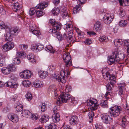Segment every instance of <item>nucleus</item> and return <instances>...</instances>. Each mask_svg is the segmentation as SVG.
Masks as SVG:
<instances>
[{
	"label": "nucleus",
	"instance_id": "nucleus-1",
	"mask_svg": "<svg viewBox=\"0 0 129 129\" xmlns=\"http://www.w3.org/2000/svg\"><path fill=\"white\" fill-rule=\"evenodd\" d=\"M70 102L71 103L74 104L77 103V101L74 98H72L71 96L67 93H62L59 97L56 102L57 105L59 106L62 103H66L67 102Z\"/></svg>",
	"mask_w": 129,
	"mask_h": 129
},
{
	"label": "nucleus",
	"instance_id": "nucleus-2",
	"mask_svg": "<svg viewBox=\"0 0 129 129\" xmlns=\"http://www.w3.org/2000/svg\"><path fill=\"white\" fill-rule=\"evenodd\" d=\"M124 58V55L123 53H121L118 51H115L112 53V55L110 56L109 61L111 64L119 62L122 60Z\"/></svg>",
	"mask_w": 129,
	"mask_h": 129
},
{
	"label": "nucleus",
	"instance_id": "nucleus-3",
	"mask_svg": "<svg viewBox=\"0 0 129 129\" xmlns=\"http://www.w3.org/2000/svg\"><path fill=\"white\" fill-rule=\"evenodd\" d=\"M19 31V28L16 27L15 28H12L10 30L9 32L7 33L6 35L5 41L11 42L12 40V35H16L17 34Z\"/></svg>",
	"mask_w": 129,
	"mask_h": 129
},
{
	"label": "nucleus",
	"instance_id": "nucleus-4",
	"mask_svg": "<svg viewBox=\"0 0 129 129\" xmlns=\"http://www.w3.org/2000/svg\"><path fill=\"white\" fill-rule=\"evenodd\" d=\"M16 70L17 68L15 66L12 64H11L8 65L7 67L3 68L1 70L4 74L8 75L11 72L16 71Z\"/></svg>",
	"mask_w": 129,
	"mask_h": 129
},
{
	"label": "nucleus",
	"instance_id": "nucleus-5",
	"mask_svg": "<svg viewBox=\"0 0 129 129\" xmlns=\"http://www.w3.org/2000/svg\"><path fill=\"white\" fill-rule=\"evenodd\" d=\"M121 111V107L115 106L110 108V112L112 116L115 117L118 116Z\"/></svg>",
	"mask_w": 129,
	"mask_h": 129
},
{
	"label": "nucleus",
	"instance_id": "nucleus-6",
	"mask_svg": "<svg viewBox=\"0 0 129 129\" xmlns=\"http://www.w3.org/2000/svg\"><path fill=\"white\" fill-rule=\"evenodd\" d=\"M66 77H68V72H66L64 71H61L59 74L57 75L55 77V78L58 82L64 83L66 82Z\"/></svg>",
	"mask_w": 129,
	"mask_h": 129
},
{
	"label": "nucleus",
	"instance_id": "nucleus-7",
	"mask_svg": "<svg viewBox=\"0 0 129 129\" xmlns=\"http://www.w3.org/2000/svg\"><path fill=\"white\" fill-rule=\"evenodd\" d=\"M63 59L65 63L66 67H68L72 65L70 54L69 52H65L63 54Z\"/></svg>",
	"mask_w": 129,
	"mask_h": 129
},
{
	"label": "nucleus",
	"instance_id": "nucleus-8",
	"mask_svg": "<svg viewBox=\"0 0 129 129\" xmlns=\"http://www.w3.org/2000/svg\"><path fill=\"white\" fill-rule=\"evenodd\" d=\"M114 17V15L113 13H106L104 16L103 21L105 23L109 24L112 21Z\"/></svg>",
	"mask_w": 129,
	"mask_h": 129
},
{
	"label": "nucleus",
	"instance_id": "nucleus-9",
	"mask_svg": "<svg viewBox=\"0 0 129 129\" xmlns=\"http://www.w3.org/2000/svg\"><path fill=\"white\" fill-rule=\"evenodd\" d=\"M103 121L107 124H110L112 121V118L106 114H103L101 115Z\"/></svg>",
	"mask_w": 129,
	"mask_h": 129
},
{
	"label": "nucleus",
	"instance_id": "nucleus-10",
	"mask_svg": "<svg viewBox=\"0 0 129 129\" xmlns=\"http://www.w3.org/2000/svg\"><path fill=\"white\" fill-rule=\"evenodd\" d=\"M50 22L52 25L53 28L58 31L60 29L61 25L60 23L57 22L55 20V19H51L49 20Z\"/></svg>",
	"mask_w": 129,
	"mask_h": 129
},
{
	"label": "nucleus",
	"instance_id": "nucleus-11",
	"mask_svg": "<svg viewBox=\"0 0 129 129\" xmlns=\"http://www.w3.org/2000/svg\"><path fill=\"white\" fill-rule=\"evenodd\" d=\"M14 43L11 42H8L3 46V48L5 51H7L12 49L14 47Z\"/></svg>",
	"mask_w": 129,
	"mask_h": 129
},
{
	"label": "nucleus",
	"instance_id": "nucleus-12",
	"mask_svg": "<svg viewBox=\"0 0 129 129\" xmlns=\"http://www.w3.org/2000/svg\"><path fill=\"white\" fill-rule=\"evenodd\" d=\"M87 105L90 107L91 110L94 111L96 110L98 107V105L96 102L90 100H88L87 101Z\"/></svg>",
	"mask_w": 129,
	"mask_h": 129
},
{
	"label": "nucleus",
	"instance_id": "nucleus-13",
	"mask_svg": "<svg viewBox=\"0 0 129 129\" xmlns=\"http://www.w3.org/2000/svg\"><path fill=\"white\" fill-rule=\"evenodd\" d=\"M32 73L29 71L25 70L20 73V75L21 78L27 79L30 77Z\"/></svg>",
	"mask_w": 129,
	"mask_h": 129
},
{
	"label": "nucleus",
	"instance_id": "nucleus-14",
	"mask_svg": "<svg viewBox=\"0 0 129 129\" xmlns=\"http://www.w3.org/2000/svg\"><path fill=\"white\" fill-rule=\"evenodd\" d=\"M109 69L108 68H104L102 70V74L104 78L107 80L108 79V77L110 74L109 71Z\"/></svg>",
	"mask_w": 129,
	"mask_h": 129
},
{
	"label": "nucleus",
	"instance_id": "nucleus-15",
	"mask_svg": "<svg viewBox=\"0 0 129 129\" xmlns=\"http://www.w3.org/2000/svg\"><path fill=\"white\" fill-rule=\"evenodd\" d=\"M78 122V119L76 115L72 116L69 120V122L72 125H75L77 124Z\"/></svg>",
	"mask_w": 129,
	"mask_h": 129
},
{
	"label": "nucleus",
	"instance_id": "nucleus-16",
	"mask_svg": "<svg viewBox=\"0 0 129 129\" xmlns=\"http://www.w3.org/2000/svg\"><path fill=\"white\" fill-rule=\"evenodd\" d=\"M8 116L9 119L14 123H17L18 121V116L16 114H9Z\"/></svg>",
	"mask_w": 129,
	"mask_h": 129
},
{
	"label": "nucleus",
	"instance_id": "nucleus-17",
	"mask_svg": "<svg viewBox=\"0 0 129 129\" xmlns=\"http://www.w3.org/2000/svg\"><path fill=\"white\" fill-rule=\"evenodd\" d=\"M33 83V86L35 87H41L43 86V83L42 81L40 80H36Z\"/></svg>",
	"mask_w": 129,
	"mask_h": 129
},
{
	"label": "nucleus",
	"instance_id": "nucleus-18",
	"mask_svg": "<svg viewBox=\"0 0 129 129\" xmlns=\"http://www.w3.org/2000/svg\"><path fill=\"white\" fill-rule=\"evenodd\" d=\"M48 3L47 2H43L38 4L36 7V8L37 9H43L48 6Z\"/></svg>",
	"mask_w": 129,
	"mask_h": 129
},
{
	"label": "nucleus",
	"instance_id": "nucleus-19",
	"mask_svg": "<svg viewBox=\"0 0 129 129\" xmlns=\"http://www.w3.org/2000/svg\"><path fill=\"white\" fill-rule=\"evenodd\" d=\"M38 73L40 77L42 79L45 78L48 75V72L46 71H39L38 72Z\"/></svg>",
	"mask_w": 129,
	"mask_h": 129
},
{
	"label": "nucleus",
	"instance_id": "nucleus-20",
	"mask_svg": "<svg viewBox=\"0 0 129 129\" xmlns=\"http://www.w3.org/2000/svg\"><path fill=\"white\" fill-rule=\"evenodd\" d=\"M13 81H9L6 83V86L7 87H10L12 88H16L17 87V84Z\"/></svg>",
	"mask_w": 129,
	"mask_h": 129
},
{
	"label": "nucleus",
	"instance_id": "nucleus-21",
	"mask_svg": "<svg viewBox=\"0 0 129 129\" xmlns=\"http://www.w3.org/2000/svg\"><path fill=\"white\" fill-rule=\"evenodd\" d=\"M53 121L55 123L58 122L60 120V117L59 113L53 114L52 116Z\"/></svg>",
	"mask_w": 129,
	"mask_h": 129
},
{
	"label": "nucleus",
	"instance_id": "nucleus-22",
	"mask_svg": "<svg viewBox=\"0 0 129 129\" xmlns=\"http://www.w3.org/2000/svg\"><path fill=\"white\" fill-rule=\"evenodd\" d=\"M102 27V26L99 21H97L94 24V28L96 31H98L101 30Z\"/></svg>",
	"mask_w": 129,
	"mask_h": 129
},
{
	"label": "nucleus",
	"instance_id": "nucleus-23",
	"mask_svg": "<svg viewBox=\"0 0 129 129\" xmlns=\"http://www.w3.org/2000/svg\"><path fill=\"white\" fill-rule=\"evenodd\" d=\"M108 79L110 80V84L112 87H113V84L116 82V78L115 76L114 75H110Z\"/></svg>",
	"mask_w": 129,
	"mask_h": 129
},
{
	"label": "nucleus",
	"instance_id": "nucleus-24",
	"mask_svg": "<svg viewBox=\"0 0 129 129\" xmlns=\"http://www.w3.org/2000/svg\"><path fill=\"white\" fill-rule=\"evenodd\" d=\"M12 6H13L12 7L13 10L15 12H17L20 8V4L18 2L14 3Z\"/></svg>",
	"mask_w": 129,
	"mask_h": 129
},
{
	"label": "nucleus",
	"instance_id": "nucleus-25",
	"mask_svg": "<svg viewBox=\"0 0 129 129\" xmlns=\"http://www.w3.org/2000/svg\"><path fill=\"white\" fill-rule=\"evenodd\" d=\"M49 119V117L47 115H44L42 116L40 120L42 123H45L48 121Z\"/></svg>",
	"mask_w": 129,
	"mask_h": 129
},
{
	"label": "nucleus",
	"instance_id": "nucleus-26",
	"mask_svg": "<svg viewBox=\"0 0 129 129\" xmlns=\"http://www.w3.org/2000/svg\"><path fill=\"white\" fill-rule=\"evenodd\" d=\"M126 117L124 116L122 118V120L121 123V126L124 128L127 125V119Z\"/></svg>",
	"mask_w": 129,
	"mask_h": 129
},
{
	"label": "nucleus",
	"instance_id": "nucleus-27",
	"mask_svg": "<svg viewBox=\"0 0 129 129\" xmlns=\"http://www.w3.org/2000/svg\"><path fill=\"white\" fill-rule=\"evenodd\" d=\"M107 88V90H108V91H108L106 93L105 95V97H106L107 96H108V95H110V94L111 93V90L112 89V86H111L110 84L109 83H108L107 84V85L106 86Z\"/></svg>",
	"mask_w": 129,
	"mask_h": 129
},
{
	"label": "nucleus",
	"instance_id": "nucleus-28",
	"mask_svg": "<svg viewBox=\"0 0 129 129\" xmlns=\"http://www.w3.org/2000/svg\"><path fill=\"white\" fill-rule=\"evenodd\" d=\"M22 114L23 115L26 117H28L30 115H31V113L29 111L27 110H23Z\"/></svg>",
	"mask_w": 129,
	"mask_h": 129
},
{
	"label": "nucleus",
	"instance_id": "nucleus-29",
	"mask_svg": "<svg viewBox=\"0 0 129 129\" xmlns=\"http://www.w3.org/2000/svg\"><path fill=\"white\" fill-rule=\"evenodd\" d=\"M16 105L17 106L15 107L16 110L17 112H19L22 111L23 109V106L22 104L18 102Z\"/></svg>",
	"mask_w": 129,
	"mask_h": 129
},
{
	"label": "nucleus",
	"instance_id": "nucleus-30",
	"mask_svg": "<svg viewBox=\"0 0 129 129\" xmlns=\"http://www.w3.org/2000/svg\"><path fill=\"white\" fill-rule=\"evenodd\" d=\"M54 15H57L60 12L59 9L58 8L54 7L52 11Z\"/></svg>",
	"mask_w": 129,
	"mask_h": 129
},
{
	"label": "nucleus",
	"instance_id": "nucleus-31",
	"mask_svg": "<svg viewBox=\"0 0 129 129\" xmlns=\"http://www.w3.org/2000/svg\"><path fill=\"white\" fill-rule=\"evenodd\" d=\"M99 40L100 42H107L108 39L107 37H106L105 36H101L99 38Z\"/></svg>",
	"mask_w": 129,
	"mask_h": 129
},
{
	"label": "nucleus",
	"instance_id": "nucleus-32",
	"mask_svg": "<svg viewBox=\"0 0 129 129\" xmlns=\"http://www.w3.org/2000/svg\"><path fill=\"white\" fill-rule=\"evenodd\" d=\"M56 127V126L53 123H52L49 125H47L45 126L46 129H55Z\"/></svg>",
	"mask_w": 129,
	"mask_h": 129
},
{
	"label": "nucleus",
	"instance_id": "nucleus-33",
	"mask_svg": "<svg viewBox=\"0 0 129 129\" xmlns=\"http://www.w3.org/2000/svg\"><path fill=\"white\" fill-rule=\"evenodd\" d=\"M22 84L24 86L26 87H28L30 85L31 82L29 80H25L23 81Z\"/></svg>",
	"mask_w": 129,
	"mask_h": 129
},
{
	"label": "nucleus",
	"instance_id": "nucleus-34",
	"mask_svg": "<svg viewBox=\"0 0 129 129\" xmlns=\"http://www.w3.org/2000/svg\"><path fill=\"white\" fill-rule=\"evenodd\" d=\"M127 22L126 20H122L119 22V24L121 27H124L127 25Z\"/></svg>",
	"mask_w": 129,
	"mask_h": 129
},
{
	"label": "nucleus",
	"instance_id": "nucleus-35",
	"mask_svg": "<svg viewBox=\"0 0 129 129\" xmlns=\"http://www.w3.org/2000/svg\"><path fill=\"white\" fill-rule=\"evenodd\" d=\"M81 8L80 5H76V6L74 8L73 10V12L74 14L77 13V12L79 11L81 9Z\"/></svg>",
	"mask_w": 129,
	"mask_h": 129
},
{
	"label": "nucleus",
	"instance_id": "nucleus-36",
	"mask_svg": "<svg viewBox=\"0 0 129 129\" xmlns=\"http://www.w3.org/2000/svg\"><path fill=\"white\" fill-rule=\"evenodd\" d=\"M114 43L116 46L119 47L122 44L123 42L121 40H116L115 41Z\"/></svg>",
	"mask_w": 129,
	"mask_h": 129
},
{
	"label": "nucleus",
	"instance_id": "nucleus-37",
	"mask_svg": "<svg viewBox=\"0 0 129 129\" xmlns=\"http://www.w3.org/2000/svg\"><path fill=\"white\" fill-rule=\"evenodd\" d=\"M88 116H89V121L90 123H91V122L92 121L93 118L94 116L93 112L92 111L90 112L88 114Z\"/></svg>",
	"mask_w": 129,
	"mask_h": 129
},
{
	"label": "nucleus",
	"instance_id": "nucleus-38",
	"mask_svg": "<svg viewBox=\"0 0 129 129\" xmlns=\"http://www.w3.org/2000/svg\"><path fill=\"white\" fill-rule=\"evenodd\" d=\"M101 105L103 107L107 108L108 107V102L107 100L103 101L101 102Z\"/></svg>",
	"mask_w": 129,
	"mask_h": 129
},
{
	"label": "nucleus",
	"instance_id": "nucleus-39",
	"mask_svg": "<svg viewBox=\"0 0 129 129\" xmlns=\"http://www.w3.org/2000/svg\"><path fill=\"white\" fill-rule=\"evenodd\" d=\"M8 27L7 25H5L3 22L0 21V28H1L6 29L8 28Z\"/></svg>",
	"mask_w": 129,
	"mask_h": 129
},
{
	"label": "nucleus",
	"instance_id": "nucleus-40",
	"mask_svg": "<svg viewBox=\"0 0 129 129\" xmlns=\"http://www.w3.org/2000/svg\"><path fill=\"white\" fill-rule=\"evenodd\" d=\"M45 14V13L41 10L37 11L36 12V15L38 17H40Z\"/></svg>",
	"mask_w": 129,
	"mask_h": 129
},
{
	"label": "nucleus",
	"instance_id": "nucleus-41",
	"mask_svg": "<svg viewBox=\"0 0 129 129\" xmlns=\"http://www.w3.org/2000/svg\"><path fill=\"white\" fill-rule=\"evenodd\" d=\"M123 89L121 88H119L118 94L121 96V98H123L124 95Z\"/></svg>",
	"mask_w": 129,
	"mask_h": 129
},
{
	"label": "nucleus",
	"instance_id": "nucleus-42",
	"mask_svg": "<svg viewBox=\"0 0 129 129\" xmlns=\"http://www.w3.org/2000/svg\"><path fill=\"white\" fill-rule=\"evenodd\" d=\"M26 97L28 101H31L32 96L31 93L30 92H28L26 95Z\"/></svg>",
	"mask_w": 129,
	"mask_h": 129
},
{
	"label": "nucleus",
	"instance_id": "nucleus-43",
	"mask_svg": "<svg viewBox=\"0 0 129 129\" xmlns=\"http://www.w3.org/2000/svg\"><path fill=\"white\" fill-rule=\"evenodd\" d=\"M13 62L15 64H18L20 63V61L18 58L17 57L14 59Z\"/></svg>",
	"mask_w": 129,
	"mask_h": 129
},
{
	"label": "nucleus",
	"instance_id": "nucleus-44",
	"mask_svg": "<svg viewBox=\"0 0 129 129\" xmlns=\"http://www.w3.org/2000/svg\"><path fill=\"white\" fill-rule=\"evenodd\" d=\"M84 42L85 45H89L92 43V41L90 39H87L84 40Z\"/></svg>",
	"mask_w": 129,
	"mask_h": 129
},
{
	"label": "nucleus",
	"instance_id": "nucleus-45",
	"mask_svg": "<svg viewBox=\"0 0 129 129\" xmlns=\"http://www.w3.org/2000/svg\"><path fill=\"white\" fill-rule=\"evenodd\" d=\"M72 90L71 87L67 85L65 90V92L66 93H69Z\"/></svg>",
	"mask_w": 129,
	"mask_h": 129
},
{
	"label": "nucleus",
	"instance_id": "nucleus-46",
	"mask_svg": "<svg viewBox=\"0 0 129 129\" xmlns=\"http://www.w3.org/2000/svg\"><path fill=\"white\" fill-rule=\"evenodd\" d=\"M37 50L39 51H40L42 50L44 48L43 45L41 44H37Z\"/></svg>",
	"mask_w": 129,
	"mask_h": 129
},
{
	"label": "nucleus",
	"instance_id": "nucleus-47",
	"mask_svg": "<svg viewBox=\"0 0 129 129\" xmlns=\"http://www.w3.org/2000/svg\"><path fill=\"white\" fill-rule=\"evenodd\" d=\"M41 111L42 112H44L47 109L46 106L45 104L43 103L41 107Z\"/></svg>",
	"mask_w": 129,
	"mask_h": 129
},
{
	"label": "nucleus",
	"instance_id": "nucleus-48",
	"mask_svg": "<svg viewBox=\"0 0 129 129\" xmlns=\"http://www.w3.org/2000/svg\"><path fill=\"white\" fill-rule=\"evenodd\" d=\"M57 31L54 28H51L49 30V32L50 33L54 34V35L55 34H57Z\"/></svg>",
	"mask_w": 129,
	"mask_h": 129
},
{
	"label": "nucleus",
	"instance_id": "nucleus-49",
	"mask_svg": "<svg viewBox=\"0 0 129 129\" xmlns=\"http://www.w3.org/2000/svg\"><path fill=\"white\" fill-rule=\"evenodd\" d=\"M20 48L23 50L26 49L28 47V46L26 44H24L20 45Z\"/></svg>",
	"mask_w": 129,
	"mask_h": 129
},
{
	"label": "nucleus",
	"instance_id": "nucleus-50",
	"mask_svg": "<svg viewBox=\"0 0 129 129\" xmlns=\"http://www.w3.org/2000/svg\"><path fill=\"white\" fill-rule=\"evenodd\" d=\"M66 39L68 42L69 43L71 44V43L72 44L74 42H75V40H74V41L72 42V38L71 37H69L68 36Z\"/></svg>",
	"mask_w": 129,
	"mask_h": 129
},
{
	"label": "nucleus",
	"instance_id": "nucleus-51",
	"mask_svg": "<svg viewBox=\"0 0 129 129\" xmlns=\"http://www.w3.org/2000/svg\"><path fill=\"white\" fill-rule=\"evenodd\" d=\"M57 34H55L54 35L57 37V38L59 40H61L62 39V37L61 35L60 34L59 32L57 31Z\"/></svg>",
	"mask_w": 129,
	"mask_h": 129
},
{
	"label": "nucleus",
	"instance_id": "nucleus-52",
	"mask_svg": "<svg viewBox=\"0 0 129 129\" xmlns=\"http://www.w3.org/2000/svg\"><path fill=\"white\" fill-rule=\"evenodd\" d=\"M125 86V84L124 83H120L118 85V87L119 88H121L122 89H124V88Z\"/></svg>",
	"mask_w": 129,
	"mask_h": 129
},
{
	"label": "nucleus",
	"instance_id": "nucleus-53",
	"mask_svg": "<svg viewBox=\"0 0 129 129\" xmlns=\"http://www.w3.org/2000/svg\"><path fill=\"white\" fill-rule=\"evenodd\" d=\"M92 54V53L91 50L89 49L87 51L86 56L88 57V58H90L91 55Z\"/></svg>",
	"mask_w": 129,
	"mask_h": 129
},
{
	"label": "nucleus",
	"instance_id": "nucleus-54",
	"mask_svg": "<svg viewBox=\"0 0 129 129\" xmlns=\"http://www.w3.org/2000/svg\"><path fill=\"white\" fill-rule=\"evenodd\" d=\"M35 11L34 8H31L30 9L29 14L30 15L32 16L34 15Z\"/></svg>",
	"mask_w": 129,
	"mask_h": 129
},
{
	"label": "nucleus",
	"instance_id": "nucleus-55",
	"mask_svg": "<svg viewBox=\"0 0 129 129\" xmlns=\"http://www.w3.org/2000/svg\"><path fill=\"white\" fill-rule=\"evenodd\" d=\"M32 33L34 35L36 36L39 35L41 34V33L39 30H36L33 31Z\"/></svg>",
	"mask_w": 129,
	"mask_h": 129
},
{
	"label": "nucleus",
	"instance_id": "nucleus-56",
	"mask_svg": "<svg viewBox=\"0 0 129 129\" xmlns=\"http://www.w3.org/2000/svg\"><path fill=\"white\" fill-rule=\"evenodd\" d=\"M37 44H34L31 46V49L33 50H37Z\"/></svg>",
	"mask_w": 129,
	"mask_h": 129
},
{
	"label": "nucleus",
	"instance_id": "nucleus-57",
	"mask_svg": "<svg viewBox=\"0 0 129 129\" xmlns=\"http://www.w3.org/2000/svg\"><path fill=\"white\" fill-rule=\"evenodd\" d=\"M96 129H104L103 126L99 124H96L95 125Z\"/></svg>",
	"mask_w": 129,
	"mask_h": 129
},
{
	"label": "nucleus",
	"instance_id": "nucleus-58",
	"mask_svg": "<svg viewBox=\"0 0 129 129\" xmlns=\"http://www.w3.org/2000/svg\"><path fill=\"white\" fill-rule=\"evenodd\" d=\"M86 2V0H78L77 1L78 4H82L85 3Z\"/></svg>",
	"mask_w": 129,
	"mask_h": 129
},
{
	"label": "nucleus",
	"instance_id": "nucleus-59",
	"mask_svg": "<svg viewBox=\"0 0 129 129\" xmlns=\"http://www.w3.org/2000/svg\"><path fill=\"white\" fill-rule=\"evenodd\" d=\"M50 51V52L52 53H54V51L53 50V47L51 46H49L47 48Z\"/></svg>",
	"mask_w": 129,
	"mask_h": 129
},
{
	"label": "nucleus",
	"instance_id": "nucleus-60",
	"mask_svg": "<svg viewBox=\"0 0 129 129\" xmlns=\"http://www.w3.org/2000/svg\"><path fill=\"white\" fill-rule=\"evenodd\" d=\"M58 111V110L57 109V106H56L53 109V112L54 113V114L59 113Z\"/></svg>",
	"mask_w": 129,
	"mask_h": 129
},
{
	"label": "nucleus",
	"instance_id": "nucleus-61",
	"mask_svg": "<svg viewBox=\"0 0 129 129\" xmlns=\"http://www.w3.org/2000/svg\"><path fill=\"white\" fill-rule=\"evenodd\" d=\"M34 58V55L32 53L30 54L29 55L27 56V58L28 59H30L32 58Z\"/></svg>",
	"mask_w": 129,
	"mask_h": 129
},
{
	"label": "nucleus",
	"instance_id": "nucleus-62",
	"mask_svg": "<svg viewBox=\"0 0 129 129\" xmlns=\"http://www.w3.org/2000/svg\"><path fill=\"white\" fill-rule=\"evenodd\" d=\"M36 29L35 25H33L30 27V31L31 32H32L34 30H35Z\"/></svg>",
	"mask_w": 129,
	"mask_h": 129
},
{
	"label": "nucleus",
	"instance_id": "nucleus-63",
	"mask_svg": "<svg viewBox=\"0 0 129 129\" xmlns=\"http://www.w3.org/2000/svg\"><path fill=\"white\" fill-rule=\"evenodd\" d=\"M48 68L49 69V70L51 71L54 70L55 68L53 65H51L49 66Z\"/></svg>",
	"mask_w": 129,
	"mask_h": 129
},
{
	"label": "nucleus",
	"instance_id": "nucleus-64",
	"mask_svg": "<svg viewBox=\"0 0 129 129\" xmlns=\"http://www.w3.org/2000/svg\"><path fill=\"white\" fill-rule=\"evenodd\" d=\"M62 14L63 15V17L64 18L67 16L68 17L69 16V15L68 14L67 11L66 10H65V11L63 12Z\"/></svg>",
	"mask_w": 129,
	"mask_h": 129
}]
</instances>
